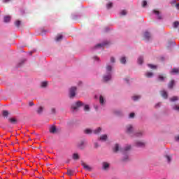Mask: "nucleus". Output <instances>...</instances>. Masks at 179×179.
<instances>
[{"label": "nucleus", "instance_id": "f257e3e1", "mask_svg": "<svg viewBox=\"0 0 179 179\" xmlns=\"http://www.w3.org/2000/svg\"><path fill=\"white\" fill-rule=\"evenodd\" d=\"M111 69H112L111 66H106V71H107L108 75L103 76L104 82H108V80H111V73H110Z\"/></svg>", "mask_w": 179, "mask_h": 179}, {"label": "nucleus", "instance_id": "f03ea898", "mask_svg": "<svg viewBox=\"0 0 179 179\" xmlns=\"http://www.w3.org/2000/svg\"><path fill=\"white\" fill-rule=\"evenodd\" d=\"M82 106H85V103L78 101L71 105V110H73V111H78V108H79V107H82Z\"/></svg>", "mask_w": 179, "mask_h": 179}, {"label": "nucleus", "instance_id": "7ed1b4c3", "mask_svg": "<svg viewBox=\"0 0 179 179\" xmlns=\"http://www.w3.org/2000/svg\"><path fill=\"white\" fill-rule=\"evenodd\" d=\"M75 96H76V87H72L69 90V97L73 99Z\"/></svg>", "mask_w": 179, "mask_h": 179}, {"label": "nucleus", "instance_id": "20e7f679", "mask_svg": "<svg viewBox=\"0 0 179 179\" xmlns=\"http://www.w3.org/2000/svg\"><path fill=\"white\" fill-rule=\"evenodd\" d=\"M81 165L83 166V169H85V170H87V171H92V170H93V168L86 164V163L83 162H81Z\"/></svg>", "mask_w": 179, "mask_h": 179}, {"label": "nucleus", "instance_id": "39448f33", "mask_svg": "<svg viewBox=\"0 0 179 179\" xmlns=\"http://www.w3.org/2000/svg\"><path fill=\"white\" fill-rule=\"evenodd\" d=\"M86 146V142H85V141H80V143L78 145V147L79 148V149H85Z\"/></svg>", "mask_w": 179, "mask_h": 179}, {"label": "nucleus", "instance_id": "423d86ee", "mask_svg": "<svg viewBox=\"0 0 179 179\" xmlns=\"http://www.w3.org/2000/svg\"><path fill=\"white\" fill-rule=\"evenodd\" d=\"M126 128H127L126 132L127 134H132V131H134V127H132V125L129 124L127 126Z\"/></svg>", "mask_w": 179, "mask_h": 179}, {"label": "nucleus", "instance_id": "0eeeda50", "mask_svg": "<svg viewBox=\"0 0 179 179\" xmlns=\"http://www.w3.org/2000/svg\"><path fill=\"white\" fill-rule=\"evenodd\" d=\"M49 131L50 134H57V127L55 126H52L50 129Z\"/></svg>", "mask_w": 179, "mask_h": 179}, {"label": "nucleus", "instance_id": "6e6552de", "mask_svg": "<svg viewBox=\"0 0 179 179\" xmlns=\"http://www.w3.org/2000/svg\"><path fill=\"white\" fill-rule=\"evenodd\" d=\"M107 134H103L100 136L99 141H101L102 142H106L107 141Z\"/></svg>", "mask_w": 179, "mask_h": 179}, {"label": "nucleus", "instance_id": "1a4fd4ad", "mask_svg": "<svg viewBox=\"0 0 179 179\" xmlns=\"http://www.w3.org/2000/svg\"><path fill=\"white\" fill-rule=\"evenodd\" d=\"M161 96H162L164 99H167V97H169L167 92H166L165 90L161 91Z\"/></svg>", "mask_w": 179, "mask_h": 179}, {"label": "nucleus", "instance_id": "9d476101", "mask_svg": "<svg viewBox=\"0 0 179 179\" xmlns=\"http://www.w3.org/2000/svg\"><path fill=\"white\" fill-rule=\"evenodd\" d=\"M166 75H163V74H161L158 76V79L159 80H160L161 82H163L164 81V79H166Z\"/></svg>", "mask_w": 179, "mask_h": 179}, {"label": "nucleus", "instance_id": "9b49d317", "mask_svg": "<svg viewBox=\"0 0 179 179\" xmlns=\"http://www.w3.org/2000/svg\"><path fill=\"white\" fill-rule=\"evenodd\" d=\"M174 83H176V81H174V80H171L168 85L169 88L173 89V86H174Z\"/></svg>", "mask_w": 179, "mask_h": 179}, {"label": "nucleus", "instance_id": "f8f14e48", "mask_svg": "<svg viewBox=\"0 0 179 179\" xmlns=\"http://www.w3.org/2000/svg\"><path fill=\"white\" fill-rule=\"evenodd\" d=\"M144 38L145 40H149V38H150V34L148 31H145L144 33Z\"/></svg>", "mask_w": 179, "mask_h": 179}, {"label": "nucleus", "instance_id": "ddd939ff", "mask_svg": "<svg viewBox=\"0 0 179 179\" xmlns=\"http://www.w3.org/2000/svg\"><path fill=\"white\" fill-rule=\"evenodd\" d=\"M110 167V164L107 162H103V170H107Z\"/></svg>", "mask_w": 179, "mask_h": 179}, {"label": "nucleus", "instance_id": "4468645a", "mask_svg": "<svg viewBox=\"0 0 179 179\" xmlns=\"http://www.w3.org/2000/svg\"><path fill=\"white\" fill-rule=\"evenodd\" d=\"M8 121L11 123V124H16V122H17V120H16V118L15 117H11L10 119H8Z\"/></svg>", "mask_w": 179, "mask_h": 179}, {"label": "nucleus", "instance_id": "2eb2a0df", "mask_svg": "<svg viewBox=\"0 0 179 179\" xmlns=\"http://www.w3.org/2000/svg\"><path fill=\"white\" fill-rule=\"evenodd\" d=\"M101 131V127H98L96 129L94 130V134H95V135H97L99 134H100V132Z\"/></svg>", "mask_w": 179, "mask_h": 179}, {"label": "nucleus", "instance_id": "dca6fc26", "mask_svg": "<svg viewBox=\"0 0 179 179\" xmlns=\"http://www.w3.org/2000/svg\"><path fill=\"white\" fill-rule=\"evenodd\" d=\"M4 22H5V23H8L9 22H10V16L7 15V16L4 17Z\"/></svg>", "mask_w": 179, "mask_h": 179}, {"label": "nucleus", "instance_id": "f3484780", "mask_svg": "<svg viewBox=\"0 0 179 179\" xmlns=\"http://www.w3.org/2000/svg\"><path fill=\"white\" fill-rule=\"evenodd\" d=\"M118 150H120V145H118V144H115V148H113V152L117 153Z\"/></svg>", "mask_w": 179, "mask_h": 179}, {"label": "nucleus", "instance_id": "a211bd4d", "mask_svg": "<svg viewBox=\"0 0 179 179\" xmlns=\"http://www.w3.org/2000/svg\"><path fill=\"white\" fill-rule=\"evenodd\" d=\"M145 76L147 78H152L153 77V73L148 71V72L145 73Z\"/></svg>", "mask_w": 179, "mask_h": 179}, {"label": "nucleus", "instance_id": "6ab92c4d", "mask_svg": "<svg viewBox=\"0 0 179 179\" xmlns=\"http://www.w3.org/2000/svg\"><path fill=\"white\" fill-rule=\"evenodd\" d=\"M73 160H79V155L78 153H74L73 155Z\"/></svg>", "mask_w": 179, "mask_h": 179}, {"label": "nucleus", "instance_id": "aec40b11", "mask_svg": "<svg viewBox=\"0 0 179 179\" xmlns=\"http://www.w3.org/2000/svg\"><path fill=\"white\" fill-rule=\"evenodd\" d=\"M132 99L134 101H138V100H139V99H141V96L135 95V96H132Z\"/></svg>", "mask_w": 179, "mask_h": 179}, {"label": "nucleus", "instance_id": "412c9836", "mask_svg": "<svg viewBox=\"0 0 179 179\" xmlns=\"http://www.w3.org/2000/svg\"><path fill=\"white\" fill-rule=\"evenodd\" d=\"M136 145V146L142 147V146H145V143H143L141 141H137Z\"/></svg>", "mask_w": 179, "mask_h": 179}, {"label": "nucleus", "instance_id": "4be33fe9", "mask_svg": "<svg viewBox=\"0 0 179 179\" xmlns=\"http://www.w3.org/2000/svg\"><path fill=\"white\" fill-rule=\"evenodd\" d=\"M66 174L71 177V176H73V171L69 169L67 170Z\"/></svg>", "mask_w": 179, "mask_h": 179}, {"label": "nucleus", "instance_id": "5701e85b", "mask_svg": "<svg viewBox=\"0 0 179 179\" xmlns=\"http://www.w3.org/2000/svg\"><path fill=\"white\" fill-rule=\"evenodd\" d=\"M62 38H63L62 35L58 34L57 36L56 37V41H61Z\"/></svg>", "mask_w": 179, "mask_h": 179}, {"label": "nucleus", "instance_id": "b1692460", "mask_svg": "<svg viewBox=\"0 0 179 179\" xmlns=\"http://www.w3.org/2000/svg\"><path fill=\"white\" fill-rule=\"evenodd\" d=\"M138 63L140 65H142V64H143V57H138Z\"/></svg>", "mask_w": 179, "mask_h": 179}, {"label": "nucleus", "instance_id": "393cba45", "mask_svg": "<svg viewBox=\"0 0 179 179\" xmlns=\"http://www.w3.org/2000/svg\"><path fill=\"white\" fill-rule=\"evenodd\" d=\"M148 66L150 68V69H157V66L153 64H148Z\"/></svg>", "mask_w": 179, "mask_h": 179}, {"label": "nucleus", "instance_id": "a878e982", "mask_svg": "<svg viewBox=\"0 0 179 179\" xmlns=\"http://www.w3.org/2000/svg\"><path fill=\"white\" fill-rule=\"evenodd\" d=\"M178 99H179L178 96H173L170 98V101L174 102V101H177V100Z\"/></svg>", "mask_w": 179, "mask_h": 179}, {"label": "nucleus", "instance_id": "bb28decb", "mask_svg": "<svg viewBox=\"0 0 179 179\" xmlns=\"http://www.w3.org/2000/svg\"><path fill=\"white\" fill-rule=\"evenodd\" d=\"M154 13L158 16V19H162V16L159 15V12L157 10H153Z\"/></svg>", "mask_w": 179, "mask_h": 179}, {"label": "nucleus", "instance_id": "cd10ccee", "mask_svg": "<svg viewBox=\"0 0 179 179\" xmlns=\"http://www.w3.org/2000/svg\"><path fill=\"white\" fill-rule=\"evenodd\" d=\"M131 150V145H127L124 150H122V152H128V150Z\"/></svg>", "mask_w": 179, "mask_h": 179}, {"label": "nucleus", "instance_id": "c85d7f7f", "mask_svg": "<svg viewBox=\"0 0 179 179\" xmlns=\"http://www.w3.org/2000/svg\"><path fill=\"white\" fill-rule=\"evenodd\" d=\"M120 62H121V64H126L127 63V59L125 58V57H123L120 59Z\"/></svg>", "mask_w": 179, "mask_h": 179}, {"label": "nucleus", "instance_id": "c756f323", "mask_svg": "<svg viewBox=\"0 0 179 179\" xmlns=\"http://www.w3.org/2000/svg\"><path fill=\"white\" fill-rule=\"evenodd\" d=\"M3 117H8V115H9V112H8V110H3Z\"/></svg>", "mask_w": 179, "mask_h": 179}, {"label": "nucleus", "instance_id": "7c9ffc66", "mask_svg": "<svg viewBox=\"0 0 179 179\" xmlns=\"http://www.w3.org/2000/svg\"><path fill=\"white\" fill-rule=\"evenodd\" d=\"M165 157H166L168 163H170V162H171V156L166 155H165Z\"/></svg>", "mask_w": 179, "mask_h": 179}, {"label": "nucleus", "instance_id": "2f4dec72", "mask_svg": "<svg viewBox=\"0 0 179 179\" xmlns=\"http://www.w3.org/2000/svg\"><path fill=\"white\" fill-rule=\"evenodd\" d=\"M106 43H99L95 46V48H99V47H104Z\"/></svg>", "mask_w": 179, "mask_h": 179}, {"label": "nucleus", "instance_id": "473e14b6", "mask_svg": "<svg viewBox=\"0 0 179 179\" xmlns=\"http://www.w3.org/2000/svg\"><path fill=\"white\" fill-rule=\"evenodd\" d=\"M99 101L101 104H104V98L103 97V96H100Z\"/></svg>", "mask_w": 179, "mask_h": 179}, {"label": "nucleus", "instance_id": "72a5a7b5", "mask_svg": "<svg viewBox=\"0 0 179 179\" xmlns=\"http://www.w3.org/2000/svg\"><path fill=\"white\" fill-rule=\"evenodd\" d=\"M179 70L178 69H173L171 71V73H178Z\"/></svg>", "mask_w": 179, "mask_h": 179}, {"label": "nucleus", "instance_id": "f704fd0d", "mask_svg": "<svg viewBox=\"0 0 179 179\" xmlns=\"http://www.w3.org/2000/svg\"><path fill=\"white\" fill-rule=\"evenodd\" d=\"M89 110H90V107L89 106V105H85L84 110L85 111H89Z\"/></svg>", "mask_w": 179, "mask_h": 179}, {"label": "nucleus", "instance_id": "c9c22d12", "mask_svg": "<svg viewBox=\"0 0 179 179\" xmlns=\"http://www.w3.org/2000/svg\"><path fill=\"white\" fill-rule=\"evenodd\" d=\"M43 108L42 106L39 107V108L37 110L38 114H41V113H43Z\"/></svg>", "mask_w": 179, "mask_h": 179}, {"label": "nucleus", "instance_id": "e433bc0d", "mask_svg": "<svg viewBox=\"0 0 179 179\" xmlns=\"http://www.w3.org/2000/svg\"><path fill=\"white\" fill-rule=\"evenodd\" d=\"M85 133L87 134V135L92 134V130L90 129H87L85 130Z\"/></svg>", "mask_w": 179, "mask_h": 179}, {"label": "nucleus", "instance_id": "4c0bfd02", "mask_svg": "<svg viewBox=\"0 0 179 179\" xmlns=\"http://www.w3.org/2000/svg\"><path fill=\"white\" fill-rule=\"evenodd\" d=\"M21 22L20 20H17L15 22V24L17 27H20V24H21Z\"/></svg>", "mask_w": 179, "mask_h": 179}, {"label": "nucleus", "instance_id": "58836bf2", "mask_svg": "<svg viewBox=\"0 0 179 179\" xmlns=\"http://www.w3.org/2000/svg\"><path fill=\"white\" fill-rule=\"evenodd\" d=\"M179 27V22L178 21H176L175 22H173V27L177 28Z\"/></svg>", "mask_w": 179, "mask_h": 179}, {"label": "nucleus", "instance_id": "ea45409f", "mask_svg": "<svg viewBox=\"0 0 179 179\" xmlns=\"http://www.w3.org/2000/svg\"><path fill=\"white\" fill-rule=\"evenodd\" d=\"M48 85V83L47 82H43L41 83V87H47V85Z\"/></svg>", "mask_w": 179, "mask_h": 179}, {"label": "nucleus", "instance_id": "a19ab883", "mask_svg": "<svg viewBox=\"0 0 179 179\" xmlns=\"http://www.w3.org/2000/svg\"><path fill=\"white\" fill-rule=\"evenodd\" d=\"M173 110H175L176 111H179V106H178V105L173 106Z\"/></svg>", "mask_w": 179, "mask_h": 179}, {"label": "nucleus", "instance_id": "79ce46f5", "mask_svg": "<svg viewBox=\"0 0 179 179\" xmlns=\"http://www.w3.org/2000/svg\"><path fill=\"white\" fill-rule=\"evenodd\" d=\"M106 6L108 9H111L113 8V3H108Z\"/></svg>", "mask_w": 179, "mask_h": 179}, {"label": "nucleus", "instance_id": "37998d69", "mask_svg": "<svg viewBox=\"0 0 179 179\" xmlns=\"http://www.w3.org/2000/svg\"><path fill=\"white\" fill-rule=\"evenodd\" d=\"M120 15H122V16H125V15H127V10H123L121 11Z\"/></svg>", "mask_w": 179, "mask_h": 179}, {"label": "nucleus", "instance_id": "c03bdc74", "mask_svg": "<svg viewBox=\"0 0 179 179\" xmlns=\"http://www.w3.org/2000/svg\"><path fill=\"white\" fill-rule=\"evenodd\" d=\"M146 5H148V1H143V3H142V6H143V8H145V6H146Z\"/></svg>", "mask_w": 179, "mask_h": 179}, {"label": "nucleus", "instance_id": "a18cd8bd", "mask_svg": "<svg viewBox=\"0 0 179 179\" xmlns=\"http://www.w3.org/2000/svg\"><path fill=\"white\" fill-rule=\"evenodd\" d=\"M136 136H142V131L136 133Z\"/></svg>", "mask_w": 179, "mask_h": 179}, {"label": "nucleus", "instance_id": "49530a36", "mask_svg": "<svg viewBox=\"0 0 179 179\" xmlns=\"http://www.w3.org/2000/svg\"><path fill=\"white\" fill-rule=\"evenodd\" d=\"M134 117H135V113H130L129 118H134Z\"/></svg>", "mask_w": 179, "mask_h": 179}, {"label": "nucleus", "instance_id": "de8ad7c7", "mask_svg": "<svg viewBox=\"0 0 179 179\" xmlns=\"http://www.w3.org/2000/svg\"><path fill=\"white\" fill-rule=\"evenodd\" d=\"M174 139H175L176 142H179V135L175 136V138H174Z\"/></svg>", "mask_w": 179, "mask_h": 179}, {"label": "nucleus", "instance_id": "09e8293b", "mask_svg": "<svg viewBox=\"0 0 179 179\" xmlns=\"http://www.w3.org/2000/svg\"><path fill=\"white\" fill-rule=\"evenodd\" d=\"M3 3H8V2H10V0H3Z\"/></svg>", "mask_w": 179, "mask_h": 179}, {"label": "nucleus", "instance_id": "8fccbe9b", "mask_svg": "<svg viewBox=\"0 0 179 179\" xmlns=\"http://www.w3.org/2000/svg\"><path fill=\"white\" fill-rule=\"evenodd\" d=\"M110 62H113V63L115 62V59H114V57H111Z\"/></svg>", "mask_w": 179, "mask_h": 179}, {"label": "nucleus", "instance_id": "3c124183", "mask_svg": "<svg viewBox=\"0 0 179 179\" xmlns=\"http://www.w3.org/2000/svg\"><path fill=\"white\" fill-rule=\"evenodd\" d=\"M29 106H30V107H31L32 106H34V103H33V101H31L29 103Z\"/></svg>", "mask_w": 179, "mask_h": 179}, {"label": "nucleus", "instance_id": "603ef678", "mask_svg": "<svg viewBox=\"0 0 179 179\" xmlns=\"http://www.w3.org/2000/svg\"><path fill=\"white\" fill-rule=\"evenodd\" d=\"M52 114H55V108H52Z\"/></svg>", "mask_w": 179, "mask_h": 179}, {"label": "nucleus", "instance_id": "864d4df0", "mask_svg": "<svg viewBox=\"0 0 179 179\" xmlns=\"http://www.w3.org/2000/svg\"><path fill=\"white\" fill-rule=\"evenodd\" d=\"M155 107H160V103H158L155 105Z\"/></svg>", "mask_w": 179, "mask_h": 179}, {"label": "nucleus", "instance_id": "5fc2aeb1", "mask_svg": "<svg viewBox=\"0 0 179 179\" xmlns=\"http://www.w3.org/2000/svg\"><path fill=\"white\" fill-rule=\"evenodd\" d=\"M94 146H95V148H99V144H97V143H95Z\"/></svg>", "mask_w": 179, "mask_h": 179}, {"label": "nucleus", "instance_id": "6e6d98bb", "mask_svg": "<svg viewBox=\"0 0 179 179\" xmlns=\"http://www.w3.org/2000/svg\"><path fill=\"white\" fill-rule=\"evenodd\" d=\"M176 7L177 8V9H179V3L176 5Z\"/></svg>", "mask_w": 179, "mask_h": 179}, {"label": "nucleus", "instance_id": "4d7b16f0", "mask_svg": "<svg viewBox=\"0 0 179 179\" xmlns=\"http://www.w3.org/2000/svg\"><path fill=\"white\" fill-rule=\"evenodd\" d=\"M127 160H128V157H127L126 158H124V159H123L124 162H127Z\"/></svg>", "mask_w": 179, "mask_h": 179}, {"label": "nucleus", "instance_id": "13d9d810", "mask_svg": "<svg viewBox=\"0 0 179 179\" xmlns=\"http://www.w3.org/2000/svg\"><path fill=\"white\" fill-rule=\"evenodd\" d=\"M94 59H99V58H97V57H94Z\"/></svg>", "mask_w": 179, "mask_h": 179}, {"label": "nucleus", "instance_id": "bf43d9fd", "mask_svg": "<svg viewBox=\"0 0 179 179\" xmlns=\"http://www.w3.org/2000/svg\"><path fill=\"white\" fill-rule=\"evenodd\" d=\"M125 80H126V82H128V79L127 78H126Z\"/></svg>", "mask_w": 179, "mask_h": 179}, {"label": "nucleus", "instance_id": "052dcab7", "mask_svg": "<svg viewBox=\"0 0 179 179\" xmlns=\"http://www.w3.org/2000/svg\"><path fill=\"white\" fill-rule=\"evenodd\" d=\"M173 3H176V1H173Z\"/></svg>", "mask_w": 179, "mask_h": 179}]
</instances>
